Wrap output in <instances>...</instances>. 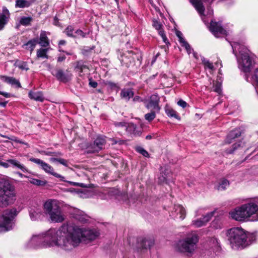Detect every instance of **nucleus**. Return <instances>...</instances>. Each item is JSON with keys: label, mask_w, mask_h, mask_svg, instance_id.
<instances>
[{"label": "nucleus", "mask_w": 258, "mask_h": 258, "mask_svg": "<svg viewBox=\"0 0 258 258\" xmlns=\"http://www.w3.org/2000/svg\"><path fill=\"white\" fill-rule=\"evenodd\" d=\"M49 236L51 243L64 251H70L79 245L82 240H93L99 235L94 230L86 229L73 225H63L58 230H51Z\"/></svg>", "instance_id": "1"}, {"label": "nucleus", "mask_w": 258, "mask_h": 258, "mask_svg": "<svg viewBox=\"0 0 258 258\" xmlns=\"http://www.w3.org/2000/svg\"><path fill=\"white\" fill-rule=\"evenodd\" d=\"M227 240L234 250L243 249L255 242L256 236L241 227H233L228 229L226 232Z\"/></svg>", "instance_id": "2"}, {"label": "nucleus", "mask_w": 258, "mask_h": 258, "mask_svg": "<svg viewBox=\"0 0 258 258\" xmlns=\"http://www.w3.org/2000/svg\"><path fill=\"white\" fill-rule=\"evenodd\" d=\"M229 217L238 222L257 221L258 205L250 202L237 206L229 212Z\"/></svg>", "instance_id": "3"}, {"label": "nucleus", "mask_w": 258, "mask_h": 258, "mask_svg": "<svg viewBox=\"0 0 258 258\" xmlns=\"http://www.w3.org/2000/svg\"><path fill=\"white\" fill-rule=\"evenodd\" d=\"M15 196V188L11 181L7 177L0 178V207L11 204Z\"/></svg>", "instance_id": "4"}, {"label": "nucleus", "mask_w": 258, "mask_h": 258, "mask_svg": "<svg viewBox=\"0 0 258 258\" xmlns=\"http://www.w3.org/2000/svg\"><path fill=\"white\" fill-rule=\"evenodd\" d=\"M199 237L195 232L188 233L186 236L179 240L175 245L176 251L182 253H192L197 247Z\"/></svg>", "instance_id": "5"}, {"label": "nucleus", "mask_w": 258, "mask_h": 258, "mask_svg": "<svg viewBox=\"0 0 258 258\" xmlns=\"http://www.w3.org/2000/svg\"><path fill=\"white\" fill-rule=\"evenodd\" d=\"M46 213L49 216L51 221L55 223H60L64 220V216L62 213L58 202L54 200H49L44 205Z\"/></svg>", "instance_id": "6"}, {"label": "nucleus", "mask_w": 258, "mask_h": 258, "mask_svg": "<svg viewBox=\"0 0 258 258\" xmlns=\"http://www.w3.org/2000/svg\"><path fill=\"white\" fill-rule=\"evenodd\" d=\"M51 230H58L56 228H51L45 233L39 235H33L27 244L28 248H37L40 247L57 246V245L51 243L53 240L49 236L48 232Z\"/></svg>", "instance_id": "7"}, {"label": "nucleus", "mask_w": 258, "mask_h": 258, "mask_svg": "<svg viewBox=\"0 0 258 258\" xmlns=\"http://www.w3.org/2000/svg\"><path fill=\"white\" fill-rule=\"evenodd\" d=\"M18 212L15 208L6 210L0 216V232H6L12 229L13 221Z\"/></svg>", "instance_id": "8"}, {"label": "nucleus", "mask_w": 258, "mask_h": 258, "mask_svg": "<svg viewBox=\"0 0 258 258\" xmlns=\"http://www.w3.org/2000/svg\"><path fill=\"white\" fill-rule=\"evenodd\" d=\"M240 58L238 59L239 68L243 72H249L253 66V61L247 52L239 50Z\"/></svg>", "instance_id": "9"}, {"label": "nucleus", "mask_w": 258, "mask_h": 258, "mask_svg": "<svg viewBox=\"0 0 258 258\" xmlns=\"http://www.w3.org/2000/svg\"><path fill=\"white\" fill-rule=\"evenodd\" d=\"M30 161L39 165L40 167L46 173L52 175L56 178H59L60 180L61 181H66L64 177L63 176L55 172L53 168L49 164L44 162L43 160L38 158H31L30 159Z\"/></svg>", "instance_id": "10"}, {"label": "nucleus", "mask_w": 258, "mask_h": 258, "mask_svg": "<svg viewBox=\"0 0 258 258\" xmlns=\"http://www.w3.org/2000/svg\"><path fill=\"white\" fill-rule=\"evenodd\" d=\"M106 140L104 138L98 137L94 142L87 147V151L90 153L98 152L104 148Z\"/></svg>", "instance_id": "11"}, {"label": "nucleus", "mask_w": 258, "mask_h": 258, "mask_svg": "<svg viewBox=\"0 0 258 258\" xmlns=\"http://www.w3.org/2000/svg\"><path fill=\"white\" fill-rule=\"evenodd\" d=\"M209 29L216 37L227 35L226 31L222 27L221 24L214 21H211Z\"/></svg>", "instance_id": "12"}, {"label": "nucleus", "mask_w": 258, "mask_h": 258, "mask_svg": "<svg viewBox=\"0 0 258 258\" xmlns=\"http://www.w3.org/2000/svg\"><path fill=\"white\" fill-rule=\"evenodd\" d=\"M215 213V210L208 213L202 218L198 219L192 221V225L196 228L205 226L212 218Z\"/></svg>", "instance_id": "13"}, {"label": "nucleus", "mask_w": 258, "mask_h": 258, "mask_svg": "<svg viewBox=\"0 0 258 258\" xmlns=\"http://www.w3.org/2000/svg\"><path fill=\"white\" fill-rule=\"evenodd\" d=\"M52 74L58 81L63 83L69 81L72 77L71 74L65 73L61 69H56L54 72H52Z\"/></svg>", "instance_id": "14"}, {"label": "nucleus", "mask_w": 258, "mask_h": 258, "mask_svg": "<svg viewBox=\"0 0 258 258\" xmlns=\"http://www.w3.org/2000/svg\"><path fill=\"white\" fill-rule=\"evenodd\" d=\"M186 212L184 208L180 205H175L173 211H172L171 216L175 219L179 218L183 220L185 218Z\"/></svg>", "instance_id": "15"}, {"label": "nucleus", "mask_w": 258, "mask_h": 258, "mask_svg": "<svg viewBox=\"0 0 258 258\" xmlns=\"http://www.w3.org/2000/svg\"><path fill=\"white\" fill-rule=\"evenodd\" d=\"M29 212L31 219L35 221L40 217L42 213V210L40 206L36 205L31 206L29 208Z\"/></svg>", "instance_id": "16"}, {"label": "nucleus", "mask_w": 258, "mask_h": 258, "mask_svg": "<svg viewBox=\"0 0 258 258\" xmlns=\"http://www.w3.org/2000/svg\"><path fill=\"white\" fill-rule=\"evenodd\" d=\"M159 97L157 95L153 94L150 97V100L146 105V107L148 109H152L155 111H159L160 107L159 106Z\"/></svg>", "instance_id": "17"}, {"label": "nucleus", "mask_w": 258, "mask_h": 258, "mask_svg": "<svg viewBox=\"0 0 258 258\" xmlns=\"http://www.w3.org/2000/svg\"><path fill=\"white\" fill-rule=\"evenodd\" d=\"M134 96V92L133 89L131 88H123L121 90L120 96L121 99L128 101Z\"/></svg>", "instance_id": "18"}, {"label": "nucleus", "mask_w": 258, "mask_h": 258, "mask_svg": "<svg viewBox=\"0 0 258 258\" xmlns=\"http://www.w3.org/2000/svg\"><path fill=\"white\" fill-rule=\"evenodd\" d=\"M73 218L81 222H86L88 220V216L84 213L79 210H75L72 214Z\"/></svg>", "instance_id": "19"}, {"label": "nucleus", "mask_w": 258, "mask_h": 258, "mask_svg": "<svg viewBox=\"0 0 258 258\" xmlns=\"http://www.w3.org/2000/svg\"><path fill=\"white\" fill-rule=\"evenodd\" d=\"M47 33L45 31H41L40 34V37L38 43L42 47H46L49 46V40L47 36Z\"/></svg>", "instance_id": "20"}, {"label": "nucleus", "mask_w": 258, "mask_h": 258, "mask_svg": "<svg viewBox=\"0 0 258 258\" xmlns=\"http://www.w3.org/2000/svg\"><path fill=\"white\" fill-rule=\"evenodd\" d=\"M176 34L179 39V41L181 45L185 47L188 54H190L191 52V51H193V50L190 47L189 44L185 40L184 38L182 37V33L180 31H177L176 33Z\"/></svg>", "instance_id": "21"}, {"label": "nucleus", "mask_w": 258, "mask_h": 258, "mask_svg": "<svg viewBox=\"0 0 258 258\" xmlns=\"http://www.w3.org/2000/svg\"><path fill=\"white\" fill-rule=\"evenodd\" d=\"M241 131L240 128H235L231 131L227 135L225 142L228 143H231L232 140L235 138H238L241 136Z\"/></svg>", "instance_id": "22"}, {"label": "nucleus", "mask_w": 258, "mask_h": 258, "mask_svg": "<svg viewBox=\"0 0 258 258\" xmlns=\"http://www.w3.org/2000/svg\"><path fill=\"white\" fill-rule=\"evenodd\" d=\"M1 79L4 82L8 84H9L11 85L16 86L18 88H20L21 87V84L19 82V81L15 78L12 77H8L6 76H2L1 77Z\"/></svg>", "instance_id": "23"}, {"label": "nucleus", "mask_w": 258, "mask_h": 258, "mask_svg": "<svg viewBox=\"0 0 258 258\" xmlns=\"http://www.w3.org/2000/svg\"><path fill=\"white\" fill-rule=\"evenodd\" d=\"M189 2L201 15H204L205 7L201 0H189Z\"/></svg>", "instance_id": "24"}, {"label": "nucleus", "mask_w": 258, "mask_h": 258, "mask_svg": "<svg viewBox=\"0 0 258 258\" xmlns=\"http://www.w3.org/2000/svg\"><path fill=\"white\" fill-rule=\"evenodd\" d=\"M8 162L10 165V167L20 169L24 172H28L27 168L23 164H21L19 161L16 159H8Z\"/></svg>", "instance_id": "25"}, {"label": "nucleus", "mask_w": 258, "mask_h": 258, "mask_svg": "<svg viewBox=\"0 0 258 258\" xmlns=\"http://www.w3.org/2000/svg\"><path fill=\"white\" fill-rule=\"evenodd\" d=\"M138 242L140 243L139 248L141 249L150 248L153 245V242L151 240L143 238L139 239Z\"/></svg>", "instance_id": "26"}, {"label": "nucleus", "mask_w": 258, "mask_h": 258, "mask_svg": "<svg viewBox=\"0 0 258 258\" xmlns=\"http://www.w3.org/2000/svg\"><path fill=\"white\" fill-rule=\"evenodd\" d=\"M29 96L31 99L37 101L42 102L44 99L42 93L40 91H30L29 93Z\"/></svg>", "instance_id": "27"}, {"label": "nucleus", "mask_w": 258, "mask_h": 258, "mask_svg": "<svg viewBox=\"0 0 258 258\" xmlns=\"http://www.w3.org/2000/svg\"><path fill=\"white\" fill-rule=\"evenodd\" d=\"M31 3L27 0H16L15 7L16 8H24L30 7Z\"/></svg>", "instance_id": "28"}, {"label": "nucleus", "mask_w": 258, "mask_h": 258, "mask_svg": "<svg viewBox=\"0 0 258 258\" xmlns=\"http://www.w3.org/2000/svg\"><path fill=\"white\" fill-rule=\"evenodd\" d=\"M37 43V39H33L29 41L25 45L26 46V49L29 50L30 52H32Z\"/></svg>", "instance_id": "29"}, {"label": "nucleus", "mask_w": 258, "mask_h": 258, "mask_svg": "<svg viewBox=\"0 0 258 258\" xmlns=\"http://www.w3.org/2000/svg\"><path fill=\"white\" fill-rule=\"evenodd\" d=\"M213 91L219 94H221L222 93V84L219 81H213Z\"/></svg>", "instance_id": "30"}, {"label": "nucleus", "mask_w": 258, "mask_h": 258, "mask_svg": "<svg viewBox=\"0 0 258 258\" xmlns=\"http://www.w3.org/2000/svg\"><path fill=\"white\" fill-rule=\"evenodd\" d=\"M133 60V58L131 57V55L128 56L123 54L121 56L120 61L121 63L125 64L126 66L128 65Z\"/></svg>", "instance_id": "31"}, {"label": "nucleus", "mask_w": 258, "mask_h": 258, "mask_svg": "<svg viewBox=\"0 0 258 258\" xmlns=\"http://www.w3.org/2000/svg\"><path fill=\"white\" fill-rule=\"evenodd\" d=\"M32 21L31 17H22L20 20V23L23 26H28Z\"/></svg>", "instance_id": "32"}, {"label": "nucleus", "mask_w": 258, "mask_h": 258, "mask_svg": "<svg viewBox=\"0 0 258 258\" xmlns=\"http://www.w3.org/2000/svg\"><path fill=\"white\" fill-rule=\"evenodd\" d=\"M48 48H41L37 51V56L41 58H48L46 53L48 51Z\"/></svg>", "instance_id": "33"}, {"label": "nucleus", "mask_w": 258, "mask_h": 258, "mask_svg": "<svg viewBox=\"0 0 258 258\" xmlns=\"http://www.w3.org/2000/svg\"><path fill=\"white\" fill-rule=\"evenodd\" d=\"M229 184V181L227 179H223L219 182L217 189L218 190H224Z\"/></svg>", "instance_id": "34"}, {"label": "nucleus", "mask_w": 258, "mask_h": 258, "mask_svg": "<svg viewBox=\"0 0 258 258\" xmlns=\"http://www.w3.org/2000/svg\"><path fill=\"white\" fill-rule=\"evenodd\" d=\"M76 69L80 71V73L83 72L85 70L88 69V67L85 65L83 61H78L77 62Z\"/></svg>", "instance_id": "35"}, {"label": "nucleus", "mask_w": 258, "mask_h": 258, "mask_svg": "<svg viewBox=\"0 0 258 258\" xmlns=\"http://www.w3.org/2000/svg\"><path fill=\"white\" fill-rule=\"evenodd\" d=\"M30 183L33 184L38 186H44L46 184L47 181L46 180H41L38 179L31 178L30 180Z\"/></svg>", "instance_id": "36"}, {"label": "nucleus", "mask_w": 258, "mask_h": 258, "mask_svg": "<svg viewBox=\"0 0 258 258\" xmlns=\"http://www.w3.org/2000/svg\"><path fill=\"white\" fill-rule=\"evenodd\" d=\"M9 21L8 17L4 15H0V30H2Z\"/></svg>", "instance_id": "37"}, {"label": "nucleus", "mask_w": 258, "mask_h": 258, "mask_svg": "<svg viewBox=\"0 0 258 258\" xmlns=\"http://www.w3.org/2000/svg\"><path fill=\"white\" fill-rule=\"evenodd\" d=\"M202 62L205 66V67L209 69L211 71H213L215 70V68L212 63L210 62L209 60L204 58L202 60Z\"/></svg>", "instance_id": "38"}, {"label": "nucleus", "mask_w": 258, "mask_h": 258, "mask_svg": "<svg viewBox=\"0 0 258 258\" xmlns=\"http://www.w3.org/2000/svg\"><path fill=\"white\" fill-rule=\"evenodd\" d=\"M152 25L155 29L158 31V32L160 30H163V25L156 20H153Z\"/></svg>", "instance_id": "39"}, {"label": "nucleus", "mask_w": 258, "mask_h": 258, "mask_svg": "<svg viewBox=\"0 0 258 258\" xmlns=\"http://www.w3.org/2000/svg\"><path fill=\"white\" fill-rule=\"evenodd\" d=\"M156 117V114L154 111H152L151 112L147 113L145 115V119L149 121H151L153 120Z\"/></svg>", "instance_id": "40"}, {"label": "nucleus", "mask_w": 258, "mask_h": 258, "mask_svg": "<svg viewBox=\"0 0 258 258\" xmlns=\"http://www.w3.org/2000/svg\"><path fill=\"white\" fill-rule=\"evenodd\" d=\"M166 113L169 117L178 118V116L176 112L172 109H166Z\"/></svg>", "instance_id": "41"}, {"label": "nucleus", "mask_w": 258, "mask_h": 258, "mask_svg": "<svg viewBox=\"0 0 258 258\" xmlns=\"http://www.w3.org/2000/svg\"><path fill=\"white\" fill-rule=\"evenodd\" d=\"M74 30V29L72 26H69L66 29L65 32L68 36L72 37H76V36L73 35Z\"/></svg>", "instance_id": "42"}, {"label": "nucleus", "mask_w": 258, "mask_h": 258, "mask_svg": "<svg viewBox=\"0 0 258 258\" xmlns=\"http://www.w3.org/2000/svg\"><path fill=\"white\" fill-rule=\"evenodd\" d=\"M94 46H92L91 47L88 46H84L82 49V53L83 55H87L88 53L91 52V51L94 49Z\"/></svg>", "instance_id": "43"}, {"label": "nucleus", "mask_w": 258, "mask_h": 258, "mask_svg": "<svg viewBox=\"0 0 258 258\" xmlns=\"http://www.w3.org/2000/svg\"><path fill=\"white\" fill-rule=\"evenodd\" d=\"M241 146V144L240 142L236 143L232 145V149L228 150L227 151V153L232 154L233 152L236 150L238 148L240 147Z\"/></svg>", "instance_id": "44"}, {"label": "nucleus", "mask_w": 258, "mask_h": 258, "mask_svg": "<svg viewBox=\"0 0 258 258\" xmlns=\"http://www.w3.org/2000/svg\"><path fill=\"white\" fill-rule=\"evenodd\" d=\"M18 67L23 70L27 71L29 70V68L28 67V65L26 62H20L18 64Z\"/></svg>", "instance_id": "45"}, {"label": "nucleus", "mask_w": 258, "mask_h": 258, "mask_svg": "<svg viewBox=\"0 0 258 258\" xmlns=\"http://www.w3.org/2000/svg\"><path fill=\"white\" fill-rule=\"evenodd\" d=\"M75 34H76V35H75L76 37L79 36L82 38H84L86 36V34L80 29L77 30L75 31Z\"/></svg>", "instance_id": "46"}, {"label": "nucleus", "mask_w": 258, "mask_h": 258, "mask_svg": "<svg viewBox=\"0 0 258 258\" xmlns=\"http://www.w3.org/2000/svg\"><path fill=\"white\" fill-rule=\"evenodd\" d=\"M78 194L80 195V197L83 198H86L88 197V195L87 194L88 190L87 189H84L83 190L78 191Z\"/></svg>", "instance_id": "47"}, {"label": "nucleus", "mask_w": 258, "mask_h": 258, "mask_svg": "<svg viewBox=\"0 0 258 258\" xmlns=\"http://www.w3.org/2000/svg\"><path fill=\"white\" fill-rule=\"evenodd\" d=\"M65 182H67V181L66 180ZM70 184L74 185V186H78L82 187H87L88 186L83 183H79V182H72V181H68Z\"/></svg>", "instance_id": "48"}, {"label": "nucleus", "mask_w": 258, "mask_h": 258, "mask_svg": "<svg viewBox=\"0 0 258 258\" xmlns=\"http://www.w3.org/2000/svg\"><path fill=\"white\" fill-rule=\"evenodd\" d=\"M106 85L109 86L111 88H119V87L118 86V85L117 84L113 83L112 82H111V81H107L106 83Z\"/></svg>", "instance_id": "49"}, {"label": "nucleus", "mask_w": 258, "mask_h": 258, "mask_svg": "<svg viewBox=\"0 0 258 258\" xmlns=\"http://www.w3.org/2000/svg\"><path fill=\"white\" fill-rule=\"evenodd\" d=\"M139 152H140L142 155L146 157H148L149 156L148 152L146 151L145 149L140 148L138 149Z\"/></svg>", "instance_id": "50"}, {"label": "nucleus", "mask_w": 258, "mask_h": 258, "mask_svg": "<svg viewBox=\"0 0 258 258\" xmlns=\"http://www.w3.org/2000/svg\"><path fill=\"white\" fill-rule=\"evenodd\" d=\"M0 15H4L5 16H7L8 17V19H9V18H10V13H9V10L6 7H4L3 8V13H0Z\"/></svg>", "instance_id": "51"}, {"label": "nucleus", "mask_w": 258, "mask_h": 258, "mask_svg": "<svg viewBox=\"0 0 258 258\" xmlns=\"http://www.w3.org/2000/svg\"><path fill=\"white\" fill-rule=\"evenodd\" d=\"M168 173L169 172H167V174L164 173V175H162V176L159 178L161 182H164L169 180V179H168V177L167 175Z\"/></svg>", "instance_id": "52"}, {"label": "nucleus", "mask_w": 258, "mask_h": 258, "mask_svg": "<svg viewBox=\"0 0 258 258\" xmlns=\"http://www.w3.org/2000/svg\"><path fill=\"white\" fill-rule=\"evenodd\" d=\"M177 104L182 108H185L187 106V103L183 100H180L178 101Z\"/></svg>", "instance_id": "53"}, {"label": "nucleus", "mask_w": 258, "mask_h": 258, "mask_svg": "<svg viewBox=\"0 0 258 258\" xmlns=\"http://www.w3.org/2000/svg\"><path fill=\"white\" fill-rule=\"evenodd\" d=\"M58 163L65 166L66 167L68 166V161L63 158H59V159L58 160Z\"/></svg>", "instance_id": "54"}, {"label": "nucleus", "mask_w": 258, "mask_h": 258, "mask_svg": "<svg viewBox=\"0 0 258 258\" xmlns=\"http://www.w3.org/2000/svg\"><path fill=\"white\" fill-rule=\"evenodd\" d=\"M253 78L258 83V68L254 70Z\"/></svg>", "instance_id": "55"}, {"label": "nucleus", "mask_w": 258, "mask_h": 258, "mask_svg": "<svg viewBox=\"0 0 258 258\" xmlns=\"http://www.w3.org/2000/svg\"><path fill=\"white\" fill-rule=\"evenodd\" d=\"M97 85H98V84L96 82L92 81L91 80H90L89 85L91 87H92L94 88H95L97 87Z\"/></svg>", "instance_id": "56"}, {"label": "nucleus", "mask_w": 258, "mask_h": 258, "mask_svg": "<svg viewBox=\"0 0 258 258\" xmlns=\"http://www.w3.org/2000/svg\"><path fill=\"white\" fill-rule=\"evenodd\" d=\"M114 124L116 126H125V123L124 122H115Z\"/></svg>", "instance_id": "57"}, {"label": "nucleus", "mask_w": 258, "mask_h": 258, "mask_svg": "<svg viewBox=\"0 0 258 258\" xmlns=\"http://www.w3.org/2000/svg\"><path fill=\"white\" fill-rule=\"evenodd\" d=\"M0 95H3V96H4L6 98H9V97H10V96H11V95L10 93L5 92H2L1 91H0Z\"/></svg>", "instance_id": "58"}, {"label": "nucleus", "mask_w": 258, "mask_h": 258, "mask_svg": "<svg viewBox=\"0 0 258 258\" xmlns=\"http://www.w3.org/2000/svg\"><path fill=\"white\" fill-rule=\"evenodd\" d=\"M134 102H141L142 101V98L138 96H136L133 98Z\"/></svg>", "instance_id": "59"}, {"label": "nucleus", "mask_w": 258, "mask_h": 258, "mask_svg": "<svg viewBox=\"0 0 258 258\" xmlns=\"http://www.w3.org/2000/svg\"><path fill=\"white\" fill-rule=\"evenodd\" d=\"M1 166H3L6 168H7L10 167V165H9V163H8V160H7L6 162H3Z\"/></svg>", "instance_id": "60"}, {"label": "nucleus", "mask_w": 258, "mask_h": 258, "mask_svg": "<svg viewBox=\"0 0 258 258\" xmlns=\"http://www.w3.org/2000/svg\"><path fill=\"white\" fill-rule=\"evenodd\" d=\"M66 56L64 55H62V56H60L59 57H58L57 58V61L58 62H61V61H63V60H65L66 59Z\"/></svg>", "instance_id": "61"}, {"label": "nucleus", "mask_w": 258, "mask_h": 258, "mask_svg": "<svg viewBox=\"0 0 258 258\" xmlns=\"http://www.w3.org/2000/svg\"><path fill=\"white\" fill-rule=\"evenodd\" d=\"M158 33L162 39L166 36V35L163 30H160V31H159Z\"/></svg>", "instance_id": "62"}, {"label": "nucleus", "mask_w": 258, "mask_h": 258, "mask_svg": "<svg viewBox=\"0 0 258 258\" xmlns=\"http://www.w3.org/2000/svg\"><path fill=\"white\" fill-rule=\"evenodd\" d=\"M163 42L167 45H169L170 44V43L167 39V38L166 37V36L164 37L163 39Z\"/></svg>", "instance_id": "63"}, {"label": "nucleus", "mask_w": 258, "mask_h": 258, "mask_svg": "<svg viewBox=\"0 0 258 258\" xmlns=\"http://www.w3.org/2000/svg\"><path fill=\"white\" fill-rule=\"evenodd\" d=\"M163 42L167 45H169L170 44V43L167 39V38L166 37V36L164 37L163 39Z\"/></svg>", "instance_id": "64"}]
</instances>
